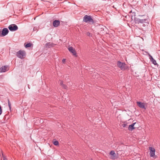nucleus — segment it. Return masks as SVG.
<instances>
[{"instance_id":"1","label":"nucleus","mask_w":160,"mask_h":160,"mask_svg":"<svg viewBox=\"0 0 160 160\" xmlns=\"http://www.w3.org/2000/svg\"><path fill=\"white\" fill-rule=\"evenodd\" d=\"M83 21L84 22H91L92 24H93L94 22L91 16L88 15H85L84 16L83 18Z\"/></svg>"},{"instance_id":"2","label":"nucleus","mask_w":160,"mask_h":160,"mask_svg":"<svg viewBox=\"0 0 160 160\" xmlns=\"http://www.w3.org/2000/svg\"><path fill=\"white\" fill-rule=\"evenodd\" d=\"M26 55V52L25 51L21 50H19L17 52L16 55L17 57L21 59L24 58Z\"/></svg>"},{"instance_id":"3","label":"nucleus","mask_w":160,"mask_h":160,"mask_svg":"<svg viewBox=\"0 0 160 160\" xmlns=\"http://www.w3.org/2000/svg\"><path fill=\"white\" fill-rule=\"evenodd\" d=\"M147 19H140L137 18L135 17L134 18V21L135 23H144L146 22Z\"/></svg>"},{"instance_id":"4","label":"nucleus","mask_w":160,"mask_h":160,"mask_svg":"<svg viewBox=\"0 0 160 160\" xmlns=\"http://www.w3.org/2000/svg\"><path fill=\"white\" fill-rule=\"evenodd\" d=\"M8 28L11 31H15L17 30L18 28V27L15 24H12L10 25Z\"/></svg>"},{"instance_id":"5","label":"nucleus","mask_w":160,"mask_h":160,"mask_svg":"<svg viewBox=\"0 0 160 160\" xmlns=\"http://www.w3.org/2000/svg\"><path fill=\"white\" fill-rule=\"evenodd\" d=\"M118 66L121 70H124L125 68V64L124 62H122L120 61H118L117 63Z\"/></svg>"},{"instance_id":"6","label":"nucleus","mask_w":160,"mask_h":160,"mask_svg":"<svg viewBox=\"0 0 160 160\" xmlns=\"http://www.w3.org/2000/svg\"><path fill=\"white\" fill-rule=\"evenodd\" d=\"M149 150H150L149 152L150 156L151 157H154L155 156V148L152 147H149Z\"/></svg>"},{"instance_id":"7","label":"nucleus","mask_w":160,"mask_h":160,"mask_svg":"<svg viewBox=\"0 0 160 160\" xmlns=\"http://www.w3.org/2000/svg\"><path fill=\"white\" fill-rule=\"evenodd\" d=\"M137 105L140 108H141L144 109H145L146 108L145 107V103L144 102H136Z\"/></svg>"},{"instance_id":"8","label":"nucleus","mask_w":160,"mask_h":160,"mask_svg":"<svg viewBox=\"0 0 160 160\" xmlns=\"http://www.w3.org/2000/svg\"><path fill=\"white\" fill-rule=\"evenodd\" d=\"M9 68L8 66H2L0 68V72H5L9 70Z\"/></svg>"},{"instance_id":"9","label":"nucleus","mask_w":160,"mask_h":160,"mask_svg":"<svg viewBox=\"0 0 160 160\" xmlns=\"http://www.w3.org/2000/svg\"><path fill=\"white\" fill-rule=\"evenodd\" d=\"M9 32L8 29L6 28H4L2 31V36H4L7 35Z\"/></svg>"},{"instance_id":"10","label":"nucleus","mask_w":160,"mask_h":160,"mask_svg":"<svg viewBox=\"0 0 160 160\" xmlns=\"http://www.w3.org/2000/svg\"><path fill=\"white\" fill-rule=\"evenodd\" d=\"M69 51L72 53L74 55H76V52L72 47H70L68 48Z\"/></svg>"},{"instance_id":"11","label":"nucleus","mask_w":160,"mask_h":160,"mask_svg":"<svg viewBox=\"0 0 160 160\" xmlns=\"http://www.w3.org/2000/svg\"><path fill=\"white\" fill-rule=\"evenodd\" d=\"M55 45V44L53 43L49 42L46 43L45 44L46 48H49L51 47H54Z\"/></svg>"},{"instance_id":"12","label":"nucleus","mask_w":160,"mask_h":160,"mask_svg":"<svg viewBox=\"0 0 160 160\" xmlns=\"http://www.w3.org/2000/svg\"><path fill=\"white\" fill-rule=\"evenodd\" d=\"M60 24V22L59 20H55L53 22V26L55 27H58Z\"/></svg>"},{"instance_id":"13","label":"nucleus","mask_w":160,"mask_h":160,"mask_svg":"<svg viewBox=\"0 0 160 160\" xmlns=\"http://www.w3.org/2000/svg\"><path fill=\"white\" fill-rule=\"evenodd\" d=\"M136 122L133 123L131 125L129 126L128 129L129 130L132 131L133 130L135 129L134 126L136 124Z\"/></svg>"},{"instance_id":"14","label":"nucleus","mask_w":160,"mask_h":160,"mask_svg":"<svg viewBox=\"0 0 160 160\" xmlns=\"http://www.w3.org/2000/svg\"><path fill=\"white\" fill-rule=\"evenodd\" d=\"M110 154L112 155L111 157V158L112 159H115L116 158V157H115V152L114 151H111L110 152Z\"/></svg>"},{"instance_id":"15","label":"nucleus","mask_w":160,"mask_h":160,"mask_svg":"<svg viewBox=\"0 0 160 160\" xmlns=\"http://www.w3.org/2000/svg\"><path fill=\"white\" fill-rule=\"evenodd\" d=\"M152 63L155 65H156L157 64L156 62V61L154 60L153 58H152Z\"/></svg>"},{"instance_id":"16","label":"nucleus","mask_w":160,"mask_h":160,"mask_svg":"<svg viewBox=\"0 0 160 160\" xmlns=\"http://www.w3.org/2000/svg\"><path fill=\"white\" fill-rule=\"evenodd\" d=\"M31 44L30 43H27L25 45L26 48H29L31 46Z\"/></svg>"},{"instance_id":"17","label":"nucleus","mask_w":160,"mask_h":160,"mask_svg":"<svg viewBox=\"0 0 160 160\" xmlns=\"http://www.w3.org/2000/svg\"><path fill=\"white\" fill-rule=\"evenodd\" d=\"M53 143L54 145L56 146L58 145L59 144L58 142L57 141H54Z\"/></svg>"},{"instance_id":"18","label":"nucleus","mask_w":160,"mask_h":160,"mask_svg":"<svg viewBox=\"0 0 160 160\" xmlns=\"http://www.w3.org/2000/svg\"><path fill=\"white\" fill-rule=\"evenodd\" d=\"M8 105L9 107V109H11V103L9 101V99H8Z\"/></svg>"},{"instance_id":"19","label":"nucleus","mask_w":160,"mask_h":160,"mask_svg":"<svg viewBox=\"0 0 160 160\" xmlns=\"http://www.w3.org/2000/svg\"><path fill=\"white\" fill-rule=\"evenodd\" d=\"M127 123L124 122V123L122 124V126L123 127L125 128L127 126Z\"/></svg>"},{"instance_id":"20","label":"nucleus","mask_w":160,"mask_h":160,"mask_svg":"<svg viewBox=\"0 0 160 160\" xmlns=\"http://www.w3.org/2000/svg\"><path fill=\"white\" fill-rule=\"evenodd\" d=\"M60 85H62L63 84V82L62 81L60 80L59 82Z\"/></svg>"},{"instance_id":"21","label":"nucleus","mask_w":160,"mask_h":160,"mask_svg":"<svg viewBox=\"0 0 160 160\" xmlns=\"http://www.w3.org/2000/svg\"><path fill=\"white\" fill-rule=\"evenodd\" d=\"M62 86L64 89H66L67 88V86L65 85L64 84H63L62 85Z\"/></svg>"},{"instance_id":"22","label":"nucleus","mask_w":160,"mask_h":160,"mask_svg":"<svg viewBox=\"0 0 160 160\" xmlns=\"http://www.w3.org/2000/svg\"><path fill=\"white\" fill-rule=\"evenodd\" d=\"M2 156L3 157V160H7V159L6 157L5 156H3V154H2Z\"/></svg>"},{"instance_id":"23","label":"nucleus","mask_w":160,"mask_h":160,"mask_svg":"<svg viewBox=\"0 0 160 160\" xmlns=\"http://www.w3.org/2000/svg\"><path fill=\"white\" fill-rule=\"evenodd\" d=\"M87 35H88V36H91V35H91V33L90 32H87Z\"/></svg>"},{"instance_id":"24","label":"nucleus","mask_w":160,"mask_h":160,"mask_svg":"<svg viewBox=\"0 0 160 160\" xmlns=\"http://www.w3.org/2000/svg\"><path fill=\"white\" fill-rule=\"evenodd\" d=\"M65 61L66 59H63L62 61V62L63 63H64L65 62Z\"/></svg>"},{"instance_id":"25","label":"nucleus","mask_w":160,"mask_h":160,"mask_svg":"<svg viewBox=\"0 0 160 160\" xmlns=\"http://www.w3.org/2000/svg\"><path fill=\"white\" fill-rule=\"evenodd\" d=\"M145 26H146L145 24H144L143 23V24L142 25V26L143 27H145Z\"/></svg>"},{"instance_id":"26","label":"nucleus","mask_w":160,"mask_h":160,"mask_svg":"<svg viewBox=\"0 0 160 160\" xmlns=\"http://www.w3.org/2000/svg\"><path fill=\"white\" fill-rule=\"evenodd\" d=\"M150 59L152 61V58H153L151 56V55H150Z\"/></svg>"},{"instance_id":"27","label":"nucleus","mask_w":160,"mask_h":160,"mask_svg":"<svg viewBox=\"0 0 160 160\" xmlns=\"http://www.w3.org/2000/svg\"><path fill=\"white\" fill-rule=\"evenodd\" d=\"M1 33H2V31L1 30H0V36H2Z\"/></svg>"}]
</instances>
